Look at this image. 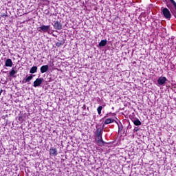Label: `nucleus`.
Listing matches in <instances>:
<instances>
[{"instance_id": "10", "label": "nucleus", "mask_w": 176, "mask_h": 176, "mask_svg": "<svg viewBox=\"0 0 176 176\" xmlns=\"http://www.w3.org/2000/svg\"><path fill=\"white\" fill-rule=\"evenodd\" d=\"M113 122H116V121L112 118L106 119V120L104 121V122L103 124L104 128L105 127V124H110V123H113Z\"/></svg>"}, {"instance_id": "18", "label": "nucleus", "mask_w": 176, "mask_h": 176, "mask_svg": "<svg viewBox=\"0 0 176 176\" xmlns=\"http://www.w3.org/2000/svg\"><path fill=\"white\" fill-rule=\"evenodd\" d=\"M61 45H63V43L58 42L56 43V45L57 46V47H60V46H61Z\"/></svg>"}, {"instance_id": "20", "label": "nucleus", "mask_w": 176, "mask_h": 176, "mask_svg": "<svg viewBox=\"0 0 176 176\" xmlns=\"http://www.w3.org/2000/svg\"><path fill=\"white\" fill-rule=\"evenodd\" d=\"M2 93H3V90L1 89L0 90V96H1V94H2Z\"/></svg>"}, {"instance_id": "16", "label": "nucleus", "mask_w": 176, "mask_h": 176, "mask_svg": "<svg viewBox=\"0 0 176 176\" xmlns=\"http://www.w3.org/2000/svg\"><path fill=\"white\" fill-rule=\"evenodd\" d=\"M98 115H101V111H102V106H99L97 109Z\"/></svg>"}, {"instance_id": "19", "label": "nucleus", "mask_w": 176, "mask_h": 176, "mask_svg": "<svg viewBox=\"0 0 176 176\" xmlns=\"http://www.w3.org/2000/svg\"><path fill=\"white\" fill-rule=\"evenodd\" d=\"M133 131H135V132L138 131V127H135V129H133Z\"/></svg>"}, {"instance_id": "2", "label": "nucleus", "mask_w": 176, "mask_h": 176, "mask_svg": "<svg viewBox=\"0 0 176 176\" xmlns=\"http://www.w3.org/2000/svg\"><path fill=\"white\" fill-rule=\"evenodd\" d=\"M161 12H162V14H163L165 19H171V12H170V10L168 8L162 7L161 8Z\"/></svg>"}, {"instance_id": "12", "label": "nucleus", "mask_w": 176, "mask_h": 176, "mask_svg": "<svg viewBox=\"0 0 176 176\" xmlns=\"http://www.w3.org/2000/svg\"><path fill=\"white\" fill-rule=\"evenodd\" d=\"M107 39L102 40V41L99 43L98 46H99L100 47H104V46H106V45H107Z\"/></svg>"}, {"instance_id": "14", "label": "nucleus", "mask_w": 176, "mask_h": 176, "mask_svg": "<svg viewBox=\"0 0 176 176\" xmlns=\"http://www.w3.org/2000/svg\"><path fill=\"white\" fill-rule=\"evenodd\" d=\"M38 71V67L33 66L30 69V74H35Z\"/></svg>"}, {"instance_id": "17", "label": "nucleus", "mask_w": 176, "mask_h": 176, "mask_svg": "<svg viewBox=\"0 0 176 176\" xmlns=\"http://www.w3.org/2000/svg\"><path fill=\"white\" fill-rule=\"evenodd\" d=\"M116 123H117L118 126V132L119 131H122L123 130V125L121 124V126L120 125H119V123H118V122L115 121Z\"/></svg>"}, {"instance_id": "5", "label": "nucleus", "mask_w": 176, "mask_h": 176, "mask_svg": "<svg viewBox=\"0 0 176 176\" xmlns=\"http://www.w3.org/2000/svg\"><path fill=\"white\" fill-rule=\"evenodd\" d=\"M54 28H55V30H63V24H61V22L58 21H55L54 22Z\"/></svg>"}, {"instance_id": "1", "label": "nucleus", "mask_w": 176, "mask_h": 176, "mask_svg": "<svg viewBox=\"0 0 176 176\" xmlns=\"http://www.w3.org/2000/svg\"><path fill=\"white\" fill-rule=\"evenodd\" d=\"M102 130H104V125H102V128H98L95 132V135L97 138L98 142L104 144V140H102Z\"/></svg>"}, {"instance_id": "6", "label": "nucleus", "mask_w": 176, "mask_h": 176, "mask_svg": "<svg viewBox=\"0 0 176 176\" xmlns=\"http://www.w3.org/2000/svg\"><path fill=\"white\" fill-rule=\"evenodd\" d=\"M35 76L31 74L28 76V75L26 76V78L22 80V83H28L29 82H31L32 79L34 78Z\"/></svg>"}, {"instance_id": "21", "label": "nucleus", "mask_w": 176, "mask_h": 176, "mask_svg": "<svg viewBox=\"0 0 176 176\" xmlns=\"http://www.w3.org/2000/svg\"><path fill=\"white\" fill-rule=\"evenodd\" d=\"M23 119V117H19V120H21Z\"/></svg>"}, {"instance_id": "13", "label": "nucleus", "mask_w": 176, "mask_h": 176, "mask_svg": "<svg viewBox=\"0 0 176 176\" xmlns=\"http://www.w3.org/2000/svg\"><path fill=\"white\" fill-rule=\"evenodd\" d=\"M133 124H135V126H141V124H142L141 121H140V120H138V118H135V119L133 120Z\"/></svg>"}, {"instance_id": "9", "label": "nucleus", "mask_w": 176, "mask_h": 176, "mask_svg": "<svg viewBox=\"0 0 176 176\" xmlns=\"http://www.w3.org/2000/svg\"><path fill=\"white\" fill-rule=\"evenodd\" d=\"M39 28L43 32H47V31H49L50 30V26L43 25Z\"/></svg>"}, {"instance_id": "8", "label": "nucleus", "mask_w": 176, "mask_h": 176, "mask_svg": "<svg viewBox=\"0 0 176 176\" xmlns=\"http://www.w3.org/2000/svg\"><path fill=\"white\" fill-rule=\"evenodd\" d=\"M40 71L41 74H45V72H47L49 71V65H45L41 66L40 68Z\"/></svg>"}, {"instance_id": "3", "label": "nucleus", "mask_w": 176, "mask_h": 176, "mask_svg": "<svg viewBox=\"0 0 176 176\" xmlns=\"http://www.w3.org/2000/svg\"><path fill=\"white\" fill-rule=\"evenodd\" d=\"M167 82H168V80L164 76H161L157 80V83L160 86H164Z\"/></svg>"}, {"instance_id": "4", "label": "nucleus", "mask_w": 176, "mask_h": 176, "mask_svg": "<svg viewBox=\"0 0 176 176\" xmlns=\"http://www.w3.org/2000/svg\"><path fill=\"white\" fill-rule=\"evenodd\" d=\"M45 82V79L43 78H38L36 79V80L34 82V87H39L41 86V83H43Z\"/></svg>"}, {"instance_id": "22", "label": "nucleus", "mask_w": 176, "mask_h": 176, "mask_svg": "<svg viewBox=\"0 0 176 176\" xmlns=\"http://www.w3.org/2000/svg\"><path fill=\"white\" fill-rule=\"evenodd\" d=\"M104 118H107V116H104Z\"/></svg>"}, {"instance_id": "15", "label": "nucleus", "mask_w": 176, "mask_h": 176, "mask_svg": "<svg viewBox=\"0 0 176 176\" xmlns=\"http://www.w3.org/2000/svg\"><path fill=\"white\" fill-rule=\"evenodd\" d=\"M17 74V71L14 70V69L12 68V71L10 72V76H14Z\"/></svg>"}, {"instance_id": "7", "label": "nucleus", "mask_w": 176, "mask_h": 176, "mask_svg": "<svg viewBox=\"0 0 176 176\" xmlns=\"http://www.w3.org/2000/svg\"><path fill=\"white\" fill-rule=\"evenodd\" d=\"M50 156H57V155H58V151H57V148L52 147L50 149Z\"/></svg>"}, {"instance_id": "11", "label": "nucleus", "mask_w": 176, "mask_h": 176, "mask_svg": "<svg viewBox=\"0 0 176 176\" xmlns=\"http://www.w3.org/2000/svg\"><path fill=\"white\" fill-rule=\"evenodd\" d=\"M5 65H6V67H12L13 62L12 61V59L8 58L6 60Z\"/></svg>"}]
</instances>
